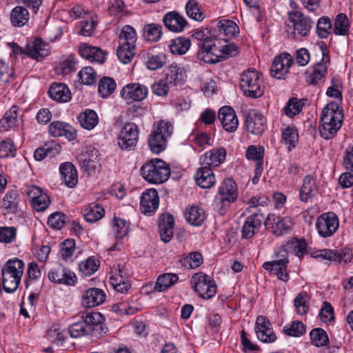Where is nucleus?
Segmentation results:
<instances>
[{"instance_id":"48","label":"nucleus","mask_w":353,"mask_h":353,"mask_svg":"<svg viewBox=\"0 0 353 353\" xmlns=\"http://www.w3.org/2000/svg\"><path fill=\"white\" fill-rule=\"evenodd\" d=\"M191 45L188 38L179 37L173 39L169 45L170 52L176 54H184L190 48Z\"/></svg>"},{"instance_id":"57","label":"nucleus","mask_w":353,"mask_h":353,"mask_svg":"<svg viewBox=\"0 0 353 353\" xmlns=\"http://www.w3.org/2000/svg\"><path fill=\"white\" fill-rule=\"evenodd\" d=\"M116 86V83L112 78L105 77L99 83L98 91L104 98L111 94L114 91Z\"/></svg>"},{"instance_id":"21","label":"nucleus","mask_w":353,"mask_h":353,"mask_svg":"<svg viewBox=\"0 0 353 353\" xmlns=\"http://www.w3.org/2000/svg\"><path fill=\"white\" fill-rule=\"evenodd\" d=\"M105 292L99 288L88 289L82 296L81 304L84 307L90 308L101 305L105 301Z\"/></svg>"},{"instance_id":"18","label":"nucleus","mask_w":353,"mask_h":353,"mask_svg":"<svg viewBox=\"0 0 353 353\" xmlns=\"http://www.w3.org/2000/svg\"><path fill=\"white\" fill-rule=\"evenodd\" d=\"M146 86L139 83H129L124 86L121 91V97L128 103L143 100L148 94Z\"/></svg>"},{"instance_id":"55","label":"nucleus","mask_w":353,"mask_h":353,"mask_svg":"<svg viewBox=\"0 0 353 353\" xmlns=\"http://www.w3.org/2000/svg\"><path fill=\"white\" fill-rule=\"evenodd\" d=\"M310 337L312 343L316 347H322L329 343V339L326 332L321 327L312 330L310 332Z\"/></svg>"},{"instance_id":"20","label":"nucleus","mask_w":353,"mask_h":353,"mask_svg":"<svg viewBox=\"0 0 353 353\" xmlns=\"http://www.w3.org/2000/svg\"><path fill=\"white\" fill-rule=\"evenodd\" d=\"M218 118L223 128L229 132L236 131L239 125V120L235 111L230 106H223L219 109Z\"/></svg>"},{"instance_id":"62","label":"nucleus","mask_w":353,"mask_h":353,"mask_svg":"<svg viewBox=\"0 0 353 353\" xmlns=\"http://www.w3.org/2000/svg\"><path fill=\"white\" fill-rule=\"evenodd\" d=\"M110 282L114 289L121 293L127 292L130 288L128 278L126 279L124 276L121 277L112 275L110 277Z\"/></svg>"},{"instance_id":"9","label":"nucleus","mask_w":353,"mask_h":353,"mask_svg":"<svg viewBox=\"0 0 353 353\" xmlns=\"http://www.w3.org/2000/svg\"><path fill=\"white\" fill-rule=\"evenodd\" d=\"M330 62V57L322 50V60L321 62L314 65L307 70L305 72L306 81L314 86L321 87L325 82V75L327 70V65Z\"/></svg>"},{"instance_id":"11","label":"nucleus","mask_w":353,"mask_h":353,"mask_svg":"<svg viewBox=\"0 0 353 353\" xmlns=\"http://www.w3.org/2000/svg\"><path fill=\"white\" fill-rule=\"evenodd\" d=\"M265 221V214L257 209L245 219L241 229V237L250 239L259 232L262 223Z\"/></svg>"},{"instance_id":"15","label":"nucleus","mask_w":353,"mask_h":353,"mask_svg":"<svg viewBox=\"0 0 353 353\" xmlns=\"http://www.w3.org/2000/svg\"><path fill=\"white\" fill-rule=\"evenodd\" d=\"M199 48L196 57L199 61L206 63H215L220 61L215 39H207L199 44Z\"/></svg>"},{"instance_id":"10","label":"nucleus","mask_w":353,"mask_h":353,"mask_svg":"<svg viewBox=\"0 0 353 353\" xmlns=\"http://www.w3.org/2000/svg\"><path fill=\"white\" fill-rule=\"evenodd\" d=\"M339 221L334 212L323 213L316 221L319 234L323 238L332 236L339 228Z\"/></svg>"},{"instance_id":"39","label":"nucleus","mask_w":353,"mask_h":353,"mask_svg":"<svg viewBox=\"0 0 353 353\" xmlns=\"http://www.w3.org/2000/svg\"><path fill=\"white\" fill-rule=\"evenodd\" d=\"M85 220L88 223H94L105 215V210L98 203H92L83 210Z\"/></svg>"},{"instance_id":"41","label":"nucleus","mask_w":353,"mask_h":353,"mask_svg":"<svg viewBox=\"0 0 353 353\" xmlns=\"http://www.w3.org/2000/svg\"><path fill=\"white\" fill-rule=\"evenodd\" d=\"M81 318L89 327H91L92 333L95 330H98L97 327L101 330V332L105 333V329L103 327L101 324L104 322V316L99 312L83 313Z\"/></svg>"},{"instance_id":"22","label":"nucleus","mask_w":353,"mask_h":353,"mask_svg":"<svg viewBox=\"0 0 353 353\" xmlns=\"http://www.w3.org/2000/svg\"><path fill=\"white\" fill-rule=\"evenodd\" d=\"M165 27L174 32H182L188 26L186 19L176 11L167 12L163 18Z\"/></svg>"},{"instance_id":"59","label":"nucleus","mask_w":353,"mask_h":353,"mask_svg":"<svg viewBox=\"0 0 353 353\" xmlns=\"http://www.w3.org/2000/svg\"><path fill=\"white\" fill-rule=\"evenodd\" d=\"M219 32L225 36L232 37L239 32V29L235 22L228 19L221 20L217 25Z\"/></svg>"},{"instance_id":"27","label":"nucleus","mask_w":353,"mask_h":353,"mask_svg":"<svg viewBox=\"0 0 353 353\" xmlns=\"http://www.w3.org/2000/svg\"><path fill=\"white\" fill-rule=\"evenodd\" d=\"M28 194L31 198L32 205L37 211L45 210L50 203L49 196L42 193L41 189L35 185L29 188Z\"/></svg>"},{"instance_id":"3","label":"nucleus","mask_w":353,"mask_h":353,"mask_svg":"<svg viewBox=\"0 0 353 353\" xmlns=\"http://www.w3.org/2000/svg\"><path fill=\"white\" fill-rule=\"evenodd\" d=\"M335 108V104L329 103L322 110L319 130L321 136L325 139L332 138L341 127L342 116Z\"/></svg>"},{"instance_id":"51","label":"nucleus","mask_w":353,"mask_h":353,"mask_svg":"<svg viewBox=\"0 0 353 353\" xmlns=\"http://www.w3.org/2000/svg\"><path fill=\"white\" fill-rule=\"evenodd\" d=\"M350 23L345 14L339 13L336 15L334 24V32L336 35H346L349 32Z\"/></svg>"},{"instance_id":"25","label":"nucleus","mask_w":353,"mask_h":353,"mask_svg":"<svg viewBox=\"0 0 353 353\" xmlns=\"http://www.w3.org/2000/svg\"><path fill=\"white\" fill-rule=\"evenodd\" d=\"M47 47L48 45L41 38L35 39L26 46V54L34 59H42L50 53Z\"/></svg>"},{"instance_id":"36","label":"nucleus","mask_w":353,"mask_h":353,"mask_svg":"<svg viewBox=\"0 0 353 353\" xmlns=\"http://www.w3.org/2000/svg\"><path fill=\"white\" fill-rule=\"evenodd\" d=\"M185 216L190 224L195 226L201 225L206 219L203 209L197 205L188 208L185 212Z\"/></svg>"},{"instance_id":"24","label":"nucleus","mask_w":353,"mask_h":353,"mask_svg":"<svg viewBox=\"0 0 353 353\" xmlns=\"http://www.w3.org/2000/svg\"><path fill=\"white\" fill-rule=\"evenodd\" d=\"M48 132L52 137H65L69 141L75 139L77 137L76 131L72 125L61 121L51 123L48 126Z\"/></svg>"},{"instance_id":"13","label":"nucleus","mask_w":353,"mask_h":353,"mask_svg":"<svg viewBox=\"0 0 353 353\" xmlns=\"http://www.w3.org/2000/svg\"><path fill=\"white\" fill-rule=\"evenodd\" d=\"M289 20L292 23L294 33L298 37H303L309 34L312 21L303 13L297 10H292L288 12Z\"/></svg>"},{"instance_id":"52","label":"nucleus","mask_w":353,"mask_h":353,"mask_svg":"<svg viewBox=\"0 0 353 353\" xmlns=\"http://www.w3.org/2000/svg\"><path fill=\"white\" fill-rule=\"evenodd\" d=\"M99 267V261L94 257H89L87 260L79 264V272L82 275L88 276L97 271Z\"/></svg>"},{"instance_id":"12","label":"nucleus","mask_w":353,"mask_h":353,"mask_svg":"<svg viewBox=\"0 0 353 353\" xmlns=\"http://www.w3.org/2000/svg\"><path fill=\"white\" fill-rule=\"evenodd\" d=\"M237 198V187L235 181L232 179H226L223 181L219 189L216 196L217 205L221 208L229 205Z\"/></svg>"},{"instance_id":"35","label":"nucleus","mask_w":353,"mask_h":353,"mask_svg":"<svg viewBox=\"0 0 353 353\" xmlns=\"http://www.w3.org/2000/svg\"><path fill=\"white\" fill-rule=\"evenodd\" d=\"M216 46L219 50V59L234 57L239 54V48L234 43H228L227 39H215Z\"/></svg>"},{"instance_id":"43","label":"nucleus","mask_w":353,"mask_h":353,"mask_svg":"<svg viewBox=\"0 0 353 353\" xmlns=\"http://www.w3.org/2000/svg\"><path fill=\"white\" fill-rule=\"evenodd\" d=\"M60 145L55 143L45 144L44 146L38 148L34 152V158L36 161H41L47 156L53 157L59 153Z\"/></svg>"},{"instance_id":"40","label":"nucleus","mask_w":353,"mask_h":353,"mask_svg":"<svg viewBox=\"0 0 353 353\" xmlns=\"http://www.w3.org/2000/svg\"><path fill=\"white\" fill-rule=\"evenodd\" d=\"M179 281V276L174 273H164L159 275L154 284V289L157 292H164Z\"/></svg>"},{"instance_id":"50","label":"nucleus","mask_w":353,"mask_h":353,"mask_svg":"<svg viewBox=\"0 0 353 353\" xmlns=\"http://www.w3.org/2000/svg\"><path fill=\"white\" fill-rule=\"evenodd\" d=\"M68 333L72 338H79L92 334V330L83 320L70 325L68 327Z\"/></svg>"},{"instance_id":"53","label":"nucleus","mask_w":353,"mask_h":353,"mask_svg":"<svg viewBox=\"0 0 353 353\" xmlns=\"http://www.w3.org/2000/svg\"><path fill=\"white\" fill-rule=\"evenodd\" d=\"M185 12L189 18L197 21H201L205 18L196 0H189L186 3Z\"/></svg>"},{"instance_id":"61","label":"nucleus","mask_w":353,"mask_h":353,"mask_svg":"<svg viewBox=\"0 0 353 353\" xmlns=\"http://www.w3.org/2000/svg\"><path fill=\"white\" fill-rule=\"evenodd\" d=\"M79 80L85 85H92L97 81V74L91 67H85L78 73Z\"/></svg>"},{"instance_id":"16","label":"nucleus","mask_w":353,"mask_h":353,"mask_svg":"<svg viewBox=\"0 0 353 353\" xmlns=\"http://www.w3.org/2000/svg\"><path fill=\"white\" fill-rule=\"evenodd\" d=\"M254 330L257 339L261 342L272 343L276 341V335L267 317L259 316L255 322Z\"/></svg>"},{"instance_id":"5","label":"nucleus","mask_w":353,"mask_h":353,"mask_svg":"<svg viewBox=\"0 0 353 353\" xmlns=\"http://www.w3.org/2000/svg\"><path fill=\"white\" fill-rule=\"evenodd\" d=\"M173 126L169 121H160L156 129L150 134L148 144L154 154H159L166 148L167 138L172 133Z\"/></svg>"},{"instance_id":"8","label":"nucleus","mask_w":353,"mask_h":353,"mask_svg":"<svg viewBox=\"0 0 353 353\" xmlns=\"http://www.w3.org/2000/svg\"><path fill=\"white\" fill-rule=\"evenodd\" d=\"M264 224L266 229L276 236L289 234L293 226L291 218L280 216L275 214H269L265 219Z\"/></svg>"},{"instance_id":"38","label":"nucleus","mask_w":353,"mask_h":353,"mask_svg":"<svg viewBox=\"0 0 353 353\" xmlns=\"http://www.w3.org/2000/svg\"><path fill=\"white\" fill-rule=\"evenodd\" d=\"M185 78V73L183 68L178 67L175 63L172 64L165 72V80L170 85L181 84Z\"/></svg>"},{"instance_id":"58","label":"nucleus","mask_w":353,"mask_h":353,"mask_svg":"<svg viewBox=\"0 0 353 353\" xmlns=\"http://www.w3.org/2000/svg\"><path fill=\"white\" fill-rule=\"evenodd\" d=\"M265 150L261 145H250L248 147L245 152V157L250 161H254L258 163L263 161Z\"/></svg>"},{"instance_id":"7","label":"nucleus","mask_w":353,"mask_h":353,"mask_svg":"<svg viewBox=\"0 0 353 353\" xmlns=\"http://www.w3.org/2000/svg\"><path fill=\"white\" fill-rule=\"evenodd\" d=\"M139 134L137 125L133 122L127 123L120 131L117 144L122 150H133L137 146Z\"/></svg>"},{"instance_id":"49","label":"nucleus","mask_w":353,"mask_h":353,"mask_svg":"<svg viewBox=\"0 0 353 353\" xmlns=\"http://www.w3.org/2000/svg\"><path fill=\"white\" fill-rule=\"evenodd\" d=\"M119 44L136 45L137 32L132 26H124L119 35Z\"/></svg>"},{"instance_id":"46","label":"nucleus","mask_w":353,"mask_h":353,"mask_svg":"<svg viewBox=\"0 0 353 353\" xmlns=\"http://www.w3.org/2000/svg\"><path fill=\"white\" fill-rule=\"evenodd\" d=\"M10 19L14 26H23L29 20V12L25 8L17 6L11 12Z\"/></svg>"},{"instance_id":"17","label":"nucleus","mask_w":353,"mask_h":353,"mask_svg":"<svg viewBox=\"0 0 353 353\" xmlns=\"http://www.w3.org/2000/svg\"><path fill=\"white\" fill-rule=\"evenodd\" d=\"M294 63L293 57L288 53L283 52L274 58L271 66L272 76L276 79H281L285 75Z\"/></svg>"},{"instance_id":"2","label":"nucleus","mask_w":353,"mask_h":353,"mask_svg":"<svg viewBox=\"0 0 353 353\" xmlns=\"http://www.w3.org/2000/svg\"><path fill=\"white\" fill-rule=\"evenodd\" d=\"M24 270L22 260L14 258L9 259L1 269L3 290L8 293L14 292L19 287Z\"/></svg>"},{"instance_id":"63","label":"nucleus","mask_w":353,"mask_h":353,"mask_svg":"<svg viewBox=\"0 0 353 353\" xmlns=\"http://www.w3.org/2000/svg\"><path fill=\"white\" fill-rule=\"evenodd\" d=\"M18 196L19 194L16 190L8 191L3 198V207L8 210L15 211L18 205Z\"/></svg>"},{"instance_id":"28","label":"nucleus","mask_w":353,"mask_h":353,"mask_svg":"<svg viewBox=\"0 0 353 353\" xmlns=\"http://www.w3.org/2000/svg\"><path fill=\"white\" fill-rule=\"evenodd\" d=\"M61 179L64 184L73 188L78 182L77 171L74 165L70 162L63 163L59 166Z\"/></svg>"},{"instance_id":"23","label":"nucleus","mask_w":353,"mask_h":353,"mask_svg":"<svg viewBox=\"0 0 353 353\" xmlns=\"http://www.w3.org/2000/svg\"><path fill=\"white\" fill-rule=\"evenodd\" d=\"M159 199L155 189H148L143 192L141 196V210L145 214H151L159 207Z\"/></svg>"},{"instance_id":"26","label":"nucleus","mask_w":353,"mask_h":353,"mask_svg":"<svg viewBox=\"0 0 353 353\" xmlns=\"http://www.w3.org/2000/svg\"><path fill=\"white\" fill-rule=\"evenodd\" d=\"M226 150L223 148H212L201 157V164L205 166L218 167L224 162Z\"/></svg>"},{"instance_id":"33","label":"nucleus","mask_w":353,"mask_h":353,"mask_svg":"<svg viewBox=\"0 0 353 353\" xmlns=\"http://www.w3.org/2000/svg\"><path fill=\"white\" fill-rule=\"evenodd\" d=\"M288 263V252L285 249L281 248L278 252L276 256V263L275 264L276 270H274L273 273L277 276L278 279L284 282L289 280V275L287 272V266Z\"/></svg>"},{"instance_id":"42","label":"nucleus","mask_w":353,"mask_h":353,"mask_svg":"<svg viewBox=\"0 0 353 353\" xmlns=\"http://www.w3.org/2000/svg\"><path fill=\"white\" fill-rule=\"evenodd\" d=\"M203 262V258L201 252H192L187 255H183L179 259L182 266L188 269H195L199 267Z\"/></svg>"},{"instance_id":"1","label":"nucleus","mask_w":353,"mask_h":353,"mask_svg":"<svg viewBox=\"0 0 353 353\" xmlns=\"http://www.w3.org/2000/svg\"><path fill=\"white\" fill-rule=\"evenodd\" d=\"M239 88L245 97L256 99L264 93L263 74L253 68L244 70L240 76Z\"/></svg>"},{"instance_id":"54","label":"nucleus","mask_w":353,"mask_h":353,"mask_svg":"<svg viewBox=\"0 0 353 353\" xmlns=\"http://www.w3.org/2000/svg\"><path fill=\"white\" fill-rule=\"evenodd\" d=\"M162 35V27L155 23L147 24L143 28V36L146 40L152 42L157 41Z\"/></svg>"},{"instance_id":"37","label":"nucleus","mask_w":353,"mask_h":353,"mask_svg":"<svg viewBox=\"0 0 353 353\" xmlns=\"http://www.w3.org/2000/svg\"><path fill=\"white\" fill-rule=\"evenodd\" d=\"M316 192V185L314 178L307 175L303 180V184L299 192L300 199L308 202Z\"/></svg>"},{"instance_id":"14","label":"nucleus","mask_w":353,"mask_h":353,"mask_svg":"<svg viewBox=\"0 0 353 353\" xmlns=\"http://www.w3.org/2000/svg\"><path fill=\"white\" fill-rule=\"evenodd\" d=\"M48 277L51 282L66 285H74L77 281L76 274L61 264L52 268L48 272Z\"/></svg>"},{"instance_id":"45","label":"nucleus","mask_w":353,"mask_h":353,"mask_svg":"<svg viewBox=\"0 0 353 353\" xmlns=\"http://www.w3.org/2000/svg\"><path fill=\"white\" fill-rule=\"evenodd\" d=\"M18 107L12 106L6 112L3 118L0 120V131H8L15 125L17 118Z\"/></svg>"},{"instance_id":"34","label":"nucleus","mask_w":353,"mask_h":353,"mask_svg":"<svg viewBox=\"0 0 353 353\" xmlns=\"http://www.w3.org/2000/svg\"><path fill=\"white\" fill-rule=\"evenodd\" d=\"M50 97L59 102H67L71 99V93L64 83H53L48 90Z\"/></svg>"},{"instance_id":"64","label":"nucleus","mask_w":353,"mask_h":353,"mask_svg":"<svg viewBox=\"0 0 353 353\" xmlns=\"http://www.w3.org/2000/svg\"><path fill=\"white\" fill-rule=\"evenodd\" d=\"M68 217L62 212H54L50 214L48 219V225L55 230L61 229L66 222Z\"/></svg>"},{"instance_id":"19","label":"nucleus","mask_w":353,"mask_h":353,"mask_svg":"<svg viewBox=\"0 0 353 353\" xmlns=\"http://www.w3.org/2000/svg\"><path fill=\"white\" fill-rule=\"evenodd\" d=\"M266 119L264 116L256 110H250L245 117L246 130L251 134H261L265 129Z\"/></svg>"},{"instance_id":"32","label":"nucleus","mask_w":353,"mask_h":353,"mask_svg":"<svg viewBox=\"0 0 353 353\" xmlns=\"http://www.w3.org/2000/svg\"><path fill=\"white\" fill-rule=\"evenodd\" d=\"M99 151L95 148H86L85 153L80 157V165L85 172L91 173L96 169L99 159Z\"/></svg>"},{"instance_id":"31","label":"nucleus","mask_w":353,"mask_h":353,"mask_svg":"<svg viewBox=\"0 0 353 353\" xmlns=\"http://www.w3.org/2000/svg\"><path fill=\"white\" fill-rule=\"evenodd\" d=\"M79 53L81 57L90 62L103 63L105 60V52L98 47L81 43L79 46Z\"/></svg>"},{"instance_id":"47","label":"nucleus","mask_w":353,"mask_h":353,"mask_svg":"<svg viewBox=\"0 0 353 353\" xmlns=\"http://www.w3.org/2000/svg\"><path fill=\"white\" fill-rule=\"evenodd\" d=\"M136 54V45L119 44L117 54L118 59L124 64L129 63Z\"/></svg>"},{"instance_id":"29","label":"nucleus","mask_w":353,"mask_h":353,"mask_svg":"<svg viewBox=\"0 0 353 353\" xmlns=\"http://www.w3.org/2000/svg\"><path fill=\"white\" fill-rule=\"evenodd\" d=\"M194 179L196 184L203 189L210 188L215 183V176L209 166L201 165L195 174Z\"/></svg>"},{"instance_id":"30","label":"nucleus","mask_w":353,"mask_h":353,"mask_svg":"<svg viewBox=\"0 0 353 353\" xmlns=\"http://www.w3.org/2000/svg\"><path fill=\"white\" fill-rule=\"evenodd\" d=\"M174 220L170 214H163L159 219V230L161 240L169 242L173 236Z\"/></svg>"},{"instance_id":"60","label":"nucleus","mask_w":353,"mask_h":353,"mask_svg":"<svg viewBox=\"0 0 353 353\" xmlns=\"http://www.w3.org/2000/svg\"><path fill=\"white\" fill-rule=\"evenodd\" d=\"M332 31L331 21L327 17H321L316 24V33L322 39L327 38Z\"/></svg>"},{"instance_id":"56","label":"nucleus","mask_w":353,"mask_h":353,"mask_svg":"<svg viewBox=\"0 0 353 353\" xmlns=\"http://www.w3.org/2000/svg\"><path fill=\"white\" fill-rule=\"evenodd\" d=\"M76 251L75 241L68 239L62 243L60 251L61 257L66 262L73 261V256Z\"/></svg>"},{"instance_id":"44","label":"nucleus","mask_w":353,"mask_h":353,"mask_svg":"<svg viewBox=\"0 0 353 353\" xmlns=\"http://www.w3.org/2000/svg\"><path fill=\"white\" fill-rule=\"evenodd\" d=\"M81 125L87 130L93 129L99 122L97 114L92 110L87 109L78 117Z\"/></svg>"},{"instance_id":"6","label":"nucleus","mask_w":353,"mask_h":353,"mask_svg":"<svg viewBox=\"0 0 353 353\" xmlns=\"http://www.w3.org/2000/svg\"><path fill=\"white\" fill-rule=\"evenodd\" d=\"M194 291L205 299L213 297L217 291L215 281L208 275L203 272L194 274L191 279Z\"/></svg>"},{"instance_id":"4","label":"nucleus","mask_w":353,"mask_h":353,"mask_svg":"<svg viewBox=\"0 0 353 353\" xmlns=\"http://www.w3.org/2000/svg\"><path fill=\"white\" fill-rule=\"evenodd\" d=\"M141 173L143 178L148 183L160 184L168 180L170 169L163 160L154 159L142 165Z\"/></svg>"}]
</instances>
